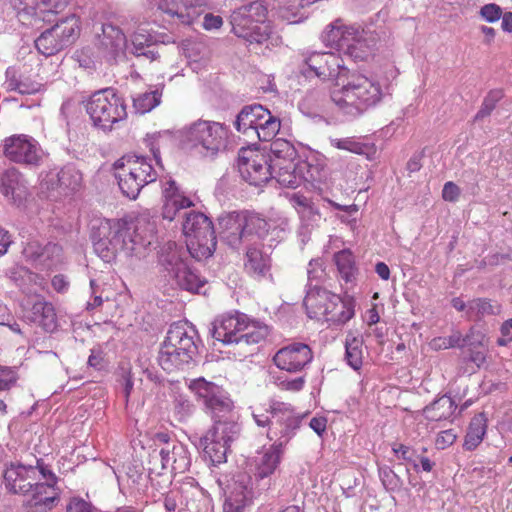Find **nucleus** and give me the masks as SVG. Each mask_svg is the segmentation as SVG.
Masks as SVG:
<instances>
[{
	"instance_id": "obj_42",
	"label": "nucleus",
	"mask_w": 512,
	"mask_h": 512,
	"mask_svg": "<svg viewBox=\"0 0 512 512\" xmlns=\"http://www.w3.org/2000/svg\"><path fill=\"white\" fill-rule=\"evenodd\" d=\"M269 334L268 326L258 321L250 320L246 315L245 327H242L241 334L239 335V343L258 344L263 341Z\"/></svg>"
},
{
	"instance_id": "obj_55",
	"label": "nucleus",
	"mask_w": 512,
	"mask_h": 512,
	"mask_svg": "<svg viewBox=\"0 0 512 512\" xmlns=\"http://www.w3.org/2000/svg\"><path fill=\"white\" fill-rule=\"evenodd\" d=\"M307 275L309 281H319L325 275V269L323 267V261L321 259H313L309 262L307 268Z\"/></svg>"
},
{
	"instance_id": "obj_32",
	"label": "nucleus",
	"mask_w": 512,
	"mask_h": 512,
	"mask_svg": "<svg viewBox=\"0 0 512 512\" xmlns=\"http://www.w3.org/2000/svg\"><path fill=\"white\" fill-rule=\"evenodd\" d=\"M3 194L14 202L21 201L27 194V187L21 174L15 168L7 169L1 177Z\"/></svg>"
},
{
	"instance_id": "obj_19",
	"label": "nucleus",
	"mask_w": 512,
	"mask_h": 512,
	"mask_svg": "<svg viewBox=\"0 0 512 512\" xmlns=\"http://www.w3.org/2000/svg\"><path fill=\"white\" fill-rule=\"evenodd\" d=\"M18 21L28 27H38L42 22H50L51 16L63 11L69 0H13Z\"/></svg>"
},
{
	"instance_id": "obj_25",
	"label": "nucleus",
	"mask_w": 512,
	"mask_h": 512,
	"mask_svg": "<svg viewBox=\"0 0 512 512\" xmlns=\"http://www.w3.org/2000/svg\"><path fill=\"white\" fill-rule=\"evenodd\" d=\"M246 314L235 313L222 315L212 324V336L224 344L239 343L242 327H245Z\"/></svg>"
},
{
	"instance_id": "obj_15",
	"label": "nucleus",
	"mask_w": 512,
	"mask_h": 512,
	"mask_svg": "<svg viewBox=\"0 0 512 512\" xmlns=\"http://www.w3.org/2000/svg\"><path fill=\"white\" fill-rule=\"evenodd\" d=\"M183 233L189 254L196 260L212 256L216 248V236L211 220L201 212L191 211L183 222Z\"/></svg>"
},
{
	"instance_id": "obj_22",
	"label": "nucleus",
	"mask_w": 512,
	"mask_h": 512,
	"mask_svg": "<svg viewBox=\"0 0 512 512\" xmlns=\"http://www.w3.org/2000/svg\"><path fill=\"white\" fill-rule=\"evenodd\" d=\"M160 184L163 219L173 221L181 210L195 206L194 201L181 190L172 177L161 178Z\"/></svg>"
},
{
	"instance_id": "obj_28",
	"label": "nucleus",
	"mask_w": 512,
	"mask_h": 512,
	"mask_svg": "<svg viewBox=\"0 0 512 512\" xmlns=\"http://www.w3.org/2000/svg\"><path fill=\"white\" fill-rule=\"evenodd\" d=\"M265 238H253L242 247L246 248L244 267L254 277H264L271 267V259L267 253L260 249V240Z\"/></svg>"
},
{
	"instance_id": "obj_49",
	"label": "nucleus",
	"mask_w": 512,
	"mask_h": 512,
	"mask_svg": "<svg viewBox=\"0 0 512 512\" xmlns=\"http://www.w3.org/2000/svg\"><path fill=\"white\" fill-rule=\"evenodd\" d=\"M157 164H160V148L172 141V135L168 130L147 134L144 139Z\"/></svg>"
},
{
	"instance_id": "obj_24",
	"label": "nucleus",
	"mask_w": 512,
	"mask_h": 512,
	"mask_svg": "<svg viewBox=\"0 0 512 512\" xmlns=\"http://www.w3.org/2000/svg\"><path fill=\"white\" fill-rule=\"evenodd\" d=\"M205 7V0H161L159 3V9L184 25L198 20Z\"/></svg>"
},
{
	"instance_id": "obj_59",
	"label": "nucleus",
	"mask_w": 512,
	"mask_h": 512,
	"mask_svg": "<svg viewBox=\"0 0 512 512\" xmlns=\"http://www.w3.org/2000/svg\"><path fill=\"white\" fill-rule=\"evenodd\" d=\"M121 370L122 373L119 379V383L122 385L125 400L126 402H128L131 392L133 390L134 381L130 369L126 370L122 368Z\"/></svg>"
},
{
	"instance_id": "obj_57",
	"label": "nucleus",
	"mask_w": 512,
	"mask_h": 512,
	"mask_svg": "<svg viewBox=\"0 0 512 512\" xmlns=\"http://www.w3.org/2000/svg\"><path fill=\"white\" fill-rule=\"evenodd\" d=\"M380 477L382 479L384 486L387 489L394 490L400 486L399 477L394 473V471H392L389 468L381 469Z\"/></svg>"
},
{
	"instance_id": "obj_1",
	"label": "nucleus",
	"mask_w": 512,
	"mask_h": 512,
	"mask_svg": "<svg viewBox=\"0 0 512 512\" xmlns=\"http://www.w3.org/2000/svg\"><path fill=\"white\" fill-rule=\"evenodd\" d=\"M307 69L324 81L335 84L331 100L337 110L349 118H357L378 105L384 96L378 81L363 74L350 75L344 60L334 52H311L304 59Z\"/></svg>"
},
{
	"instance_id": "obj_54",
	"label": "nucleus",
	"mask_w": 512,
	"mask_h": 512,
	"mask_svg": "<svg viewBox=\"0 0 512 512\" xmlns=\"http://www.w3.org/2000/svg\"><path fill=\"white\" fill-rule=\"evenodd\" d=\"M42 249L43 246L38 241H31L24 247L23 254L28 260L41 266L43 257L41 255Z\"/></svg>"
},
{
	"instance_id": "obj_5",
	"label": "nucleus",
	"mask_w": 512,
	"mask_h": 512,
	"mask_svg": "<svg viewBox=\"0 0 512 512\" xmlns=\"http://www.w3.org/2000/svg\"><path fill=\"white\" fill-rule=\"evenodd\" d=\"M321 40L327 47L342 50L355 62L368 61L374 55L377 44L374 32L361 29L355 24H347L341 18L325 27Z\"/></svg>"
},
{
	"instance_id": "obj_12",
	"label": "nucleus",
	"mask_w": 512,
	"mask_h": 512,
	"mask_svg": "<svg viewBox=\"0 0 512 512\" xmlns=\"http://www.w3.org/2000/svg\"><path fill=\"white\" fill-rule=\"evenodd\" d=\"M149 454L151 470L170 469L175 473H184L191 465L187 447L174 439L168 432H155L150 437Z\"/></svg>"
},
{
	"instance_id": "obj_50",
	"label": "nucleus",
	"mask_w": 512,
	"mask_h": 512,
	"mask_svg": "<svg viewBox=\"0 0 512 512\" xmlns=\"http://www.w3.org/2000/svg\"><path fill=\"white\" fill-rule=\"evenodd\" d=\"M42 263L44 268H50L61 261L62 247L55 243H48L42 249Z\"/></svg>"
},
{
	"instance_id": "obj_6",
	"label": "nucleus",
	"mask_w": 512,
	"mask_h": 512,
	"mask_svg": "<svg viewBox=\"0 0 512 512\" xmlns=\"http://www.w3.org/2000/svg\"><path fill=\"white\" fill-rule=\"evenodd\" d=\"M230 18L232 32L250 45L264 46L268 50L281 45V37L266 21L267 9L261 2L236 9Z\"/></svg>"
},
{
	"instance_id": "obj_9",
	"label": "nucleus",
	"mask_w": 512,
	"mask_h": 512,
	"mask_svg": "<svg viewBox=\"0 0 512 512\" xmlns=\"http://www.w3.org/2000/svg\"><path fill=\"white\" fill-rule=\"evenodd\" d=\"M195 331L187 323H173L161 345L158 363L163 370L171 373L190 364L196 355Z\"/></svg>"
},
{
	"instance_id": "obj_43",
	"label": "nucleus",
	"mask_w": 512,
	"mask_h": 512,
	"mask_svg": "<svg viewBox=\"0 0 512 512\" xmlns=\"http://www.w3.org/2000/svg\"><path fill=\"white\" fill-rule=\"evenodd\" d=\"M331 145L340 150H346L351 153L365 155L368 159H373L376 154L375 146L362 143L354 137L335 138L330 140Z\"/></svg>"
},
{
	"instance_id": "obj_48",
	"label": "nucleus",
	"mask_w": 512,
	"mask_h": 512,
	"mask_svg": "<svg viewBox=\"0 0 512 512\" xmlns=\"http://www.w3.org/2000/svg\"><path fill=\"white\" fill-rule=\"evenodd\" d=\"M500 312L499 305H493L486 299H474L468 303L467 315L470 318L480 319L487 315H495Z\"/></svg>"
},
{
	"instance_id": "obj_37",
	"label": "nucleus",
	"mask_w": 512,
	"mask_h": 512,
	"mask_svg": "<svg viewBox=\"0 0 512 512\" xmlns=\"http://www.w3.org/2000/svg\"><path fill=\"white\" fill-rule=\"evenodd\" d=\"M53 32H56L58 38L66 48L76 41L80 33L79 19L75 15H71L61 19L53 27Z\"/></svg>"
},
{
	"instance_id": "obj_20",
	"label": "nucleus",
	"mask_w": 512,
	"mask_h": 512,
	"mask_svg": "<svg viewBox=\"0 0 512 512\" xmlns=\"http://www.w3.org/2000/svg\"><path fill=\"white\" fill-rule=\"evenodd\" d=\"M273 163L259 149L242 148L238 155V170L249 184L260 186L273 176Z\"/></svg>"
},
{
	"instance_id": "obj_39",
	"label": "nucleus",
	"mask_w": 512,
	"mask_h": 512,
	"mask_svg": "<svg viewBox=\"0 0 512 512\" xmlns=\"http://www.w3.org/2000/svg\"><path fill=\"white\" fill-rule=\"evenodd\" d=\"M456 404L449 396H442L424 409L427 419L441 421L451 417L456 409Z\"/></svg>"
},
{
	"instance_id": "obj_3",
	"label": "nucleus",
	"mask_w": 512,
	"mask_h": 512,
	"mask_svg": "<svg viewBox=\"0 0 512 512\" xmlns=\"http://www.w3.org/2000/svg\"><path fill=\"white\" fill-rule=\"evenodd\" d=\"M91 238L96 254L104 262L114 261L119 254L141 259L151 249L154 227L141 219L135 223L103 219L92 226Z\"/></svg>"
},
{
	"instance_id": "obj_26",
	"label": "nucleus",
	"mask_w": 512,
	"mask_h": 512,
	"mask_svg": "<svg viewBox=\"0 0 512 512\" xmlns=\"http://www.w3.org/2000/svg\"><path fill=\"white\" fill-rule=\"evenodd\" d=\"M332 297H337V294L332 293L326 289L318 288L316 285L310 289L305 298L304 306L307 311V315L310 318L318 321H326L328 313L336 305V301Z\"/></svg>"
},
{
	"instance_id": "obj_18",
	"label": "nucleus",
	"mask_w": 512,
	"mask_h": 512,
	"mask_svg": "<svg viewBox=\"0 0 512 512\" xmlns=\"http://www.w3.org/2000/svg\"><path fill=\"white\" fill-rule=\"evenodd\" d=\"M189 389L211 417L222 416L223 413H230L234 409L229 394L221 386L204 378L191 380Z\"/></svg>"
},
{
	"instance_id": "obj_51",
	"label": "nucleus",
	"mask_w": 512,
	"mask_h": 512,
	"mask_svg": "<svg viewBox=\"0 0 512 512\" xmlns=\"http://www.w3.org/2000/svg\"><path fill=\"white\" fill-rule=\"evenodd\" d=\"M194 404L186 397L178 396L174 402V412L179 421L187 420L194 412Z\"/></svg>"
},
{
	"instance_id": "obj_60",
	"label": "nucleus",
	"mask_w": 512,
	"mask_h": 512,
	"mask_svg": "<svg viewBox=\"0 0 512 512\" xmlns=\"http://www.w3.org/2000/svg\"><path fill=\"white\" fill-rule=\"evenodd\" d=\"M66 512H95L92 505L82 498L74 497L67 505Z\"/></svg>"
},
{
	"instance_id": "obj_38",
	"label": "nucleus",
	"mask_w": 512,
	"mask_h": 512,
	"mask_svg": "<svg viewBox=\"0 0 512 512\" xmlns=\"http://www.w3.org/2000/svg\"><path fill=\"white\" fill-rule=\"evenodd\" d=\"M184 55L188 59L193 70L199 69L209 60L210 51L205 42L200 40H190L184 44Z\"/></svg>"
},
{
	"instance_id": "obj_23",
	"label": "nucleus",
	"mask_w": 512,
	"mask_h": 512,
	"mask_svg": "<svg viewBox=\"0 0 512 512\" xmlns=\"http://www.w3.org/2000/svg\"><path fill=\"white\" fill-rule=\"evenodd\" d=\"M313 360L311 348L301 342H295L279 349L274 357V364L283 371L297 373Z\"/></svg>"
},
{
	"instance_id": "obj_56",
	"label": "nucleus",
	"mask_w": 512,
	"mask_h": 512,
	"mask_svg": "<svg viewBox=\"0 0 512 512\" xmlns=\"http://www.w3.org/2000/svg\"><path fill=\"white\" fill-rule=\"evenodd\" d=\"M457 435L452 429L441 431L435 440L438 449H445L456 441Z\"/></svg>"
},
{
	"instance_id": "obj_46",
	"label": "nucleus",
	"mask_w": 512,
	"mask_h": 512,
	"mask_svg": "<svg viewBox=\"0 0 512 512\" xmlns=\"http://www.w3.org/2000/svg\"><path fill=\"white\" fill-rule=\"evenodd\" d=\"M35 46L45 56L54 55L65 48L52 27L35 40Z\"/></svg>"
},
{
	"instance_id": "obj_4",
	"label": "nucleus",
	"mask_w": 512,
	"mask_h": 512,
	"mask_svg": "<svg viewBox=\"0 0 512 512\" xmlns=\"http://www.w3.org/2000/svg\"><path fill=\"white\" fill-rule=\"evenodd\" d=\"M7 491L24 497L26 507L52 510L60 501L61 489L54 472L40 459L36 464L11 462L3 473Z\"/></svg>"
},
{
	"instance_id": "obj_47",
	"label": "nucleus",
	"mask_w": 512,
	"mask_h": 512,
	"mask_svg": "<svg viewBox=\"0 0 512 512\" xmlns=\"http://www.w3.org/2000/svg\"><path fill=\"white\" fill-rule=\"evenodd\" d=\"M161 102V93L158 90L138 94L133 99V106L137 113L145 114L150 112Z\"/></svg>"
},
{
	"instance_id": "obj_45",
	"label": "nucleus",
	"mask_w": 512,
	"mask_h": 512,
	"mask_svg": "<svg viewBox=\"0 0 512 512\" xmlns=\"http://www.w3.org/2000/svg\"><path fill=\"white\" fill-rule=\"evenodd\" d=\"M271 155L268 156L270 163H287L295 160L297 152L294 146L287 140L276 139L270 145Z\"/></svg>"
},
{
	"instance_id": "obj_52",
	"label": "nucleus",
	"mask_w": 512,
	"mask_h": 512,
	"mask_svg": "<svg viewBox=\"0 0 512 512\" xmlns=\"http://www.w3.org/2000/svg\"><path fill=\"white\" fill-rule=\"evenodd\" d=\"M305 377L300 376L293 379H288L284 376H275L274 383L281 389L291 392H298L303 389L305 385Z\"/></svg>"
},
{
	"instance_id": "obj_27",
	"label": "nucleus",
	"mask_w": 512,
	"mask_h": 512,
	"mask_svg": "<svg viewBox=\"0 0 512 512\" xmlns=\"http://www.w3.org/2000/svg\"><path fill=\"white\" fill-rule=\"evenodd\" d=\"M24 316L31 322L41 326L47 332H53L57 328V317L53 305L42 298H37L33 303L27 301L24 304Z\"/></svg>"
},
{
	"instance_id": "obj_16",
	"label": "nucleus",
	"mask_w": 512,
	"mask_h": 512,
	"mask_svg": "<svg viewBox=\"0 0 512 512\" xmlns=\"http://www.w3.org/2000/svg\"><path fill=\"white\" fill-rule=\"evenodd\" d=\"M228 129L223 124L208 120H198L183 129V137L206 154H216L224 145Z\"/></svg>"
},
{
	"instance_id": "obj_17",
	"label": "nucleus",
	"mask_w": 512,
	"mask_h": 512,
	"mask_svg": "<svg viewBox=\"0 0 512 512\" xmlns=\"http://www.w3.org/2000/svg\"><path fill=\"white\" fill-rule=\"evenodd\" d=\"M267 486L268 482H264L257 483L256 487H254L252 477L247 472L234 474L226 482L223 512H243L251 504L256 490H265Z\"/></svg>"
},
{
	"instance_id": "obj_36",
	"label": "nucleus",
	"mask_w": 512,
	"mask_h": 512,
	"mask_svg": "<svg viewBox=\"0 0 512 512\" xmlns=\"http://www.w3.org/2000/svg\"><path fill=\"white\" fill-rule=\"evenodd\" d=\"M345 359L354 370H359L363 364V338L349 331L345 338Z\"/></svg>"
},
{
	"instance_id": "obj_33",
	"label": "nucleus",
	"mask_w": 512,
	"mask_h": 512,
	"mask_svg": "<svg viewBox=\"0 0 512 512\" xmlns=\"http://www.w3.org/2000/svg\"><path fill=\"white\" fill-rule=\"evenodd\" d=\"M336 301L334 308L328 313L325 322L330 325H343L355 315V300L349 295L332 297Z\"/></svg>"
},
{
	"instance_id": "obj_41",
	"label": "nucleus",
	"mask_w": 512,
	"mask_h": 512,
	"mask_svg": "<svg viewBox=\"0 0 512 512\" xmlns=\"http://www.w3.org/2000/svg\"><path fill=\"white\" fill-rule=\"evenodd\" d=\"M290 203L296 209L304 226L308 227L320 219V214L307 197L293 194L290 197Z\"/></svg>"
},
{
	"instance_id": "obj_63",
	"label": "nucleus",
	"mask_w": 512,
	"mask_h": 512,
	"mask_svg": "<svg viewBox=\"0 0 512 512\" xmlns=\"http://www.w3.org/2000/svg\"><path fill=\"white\" fill-rule=\"evenodd\" d=\"M500 333L501 337L497 340L499 346H507L512 342V318L502 323Z\"/></svg>"
},
{
	"instance_id": "obj_35",
	"label": "nucleus",
	"mask_w": 512,
	"mask_h": 512,
	"mask_svg": "<svg viewBox=\"0 0 512 512\" xmlns=\"http://www.w3.org/2000/svg\"><path fill=\"white\" fill-rule=\"evenodd\" d=\"M272 163V177L275 178L281 186L296 188L302 183L303 177L300 173L297 172L296 164L294 161L287 163Z\"/></svg>"
},
{
	"instance_id": "obj_58",
	"label": "nucleus",
	"mask_w": 512,
	"mask_h": 512,
	"mask_svg": "<svg viewBox=\"0 0 512 512\" xmlns=\"http://www.w3.org/2000/svg\"><path fill=\"white\" fill-rule=\"evenodd\" d=\"M74 59L78 62L80 67H83L85 69H90L94 66L92 52L89 48L77 50L74 53Z\"/></svg>"
},
{
	"instance_id": "obj_14",
	"label": "nucleus",
	"mask_w": 512,
	"mask_h": 512,
	"mask_svg": "<svg viewBox=\"0 0 512 512\" xmlns=\"http://www.w3.org/2000/svg\"><path fill=\"white\" fill-rule=\"evenodd\" d=\"M86 111L93 125L103 131H110L114 124L127 117L124 99L112 88L93 93L87 101Z\"/></svg>"
},
{
	"instance_id": "obj_61",
	"label": "nucleus",
	"mask_w": 512,
	"mask_h": 512,
	"mask_svg": "<svg viewBox=\"0 0 512 512\" xmlns=\"http://www.w3.org/2000/svg\"><path fill=\"white\" fill-rule=\"evenodd\" d=\"M461 194V189L452 181L444 184L442 189V198L448 202L458 201Z\"/></svg>"
},
{
	"instance_id": "obj_64",
	"label": "nucleus",
	"mask_w": 512,
	"mask_h": 512,
	"mask_svg": "<svg viewBox=\"0 0 512 512\" xmlns=\"http://www.w3.org/2000/svg\"><path fill=\"white\" fill-rule=\"evenodd\" d=\"M392 451L399 459H403L407 462H411L413 460V451L410 449V447L406 445L394 444L392 447Z\"/></svg>"
},
{
	"instance_id": "obj_8",
	"label": "nucleus",
	"mask_w": 512,
	"mask_h": 512,
	"mask_svg": "<svg viewBox=\"0 0 512 512\" xmlns=\"http://www.w3.org/2000/svg\"><path fill=\"white\" fill-rule=\"evenodd\" d=\"M154 42V36L146 28L139 27L131 37V45L128 46L124 33L118 27L103 24L100 49L107 60H116L126 49H130L135 56L153 61L159 56Z\"/></svg>"
},
{
	"instance_id": "obj_29",
	"label": "nucleus",
	"mask_w": 512,
	"mask_h": 512,
	"mask_svg": "<svg viewBox=\"0 0 512 512\" xmlns=\"http://www.w3.org/2000/svg\"><path fill=\"white\" fill-rule=\"evenodd\" d=\"M82 182V174L73 165H66L58 172H50L46 183L48 188L58 191L60 195L77 190Z\"/></svg>"
},
{
	"instance_id": "obj_11",
	"label": "nucleus",
	"mask_w": 512,
	"mask_h": 512,
	"mask_svg": "<svg viewBox=\"0 0 512 512\" xmlns=\"http://www.w3.org/2000/svg\"><path fill=\"white\" fill-rule=\"evenodd\" d=\"M114 168L119 188L126 197L133 200L144 186L157 178L152 160L145 156H124L115 162Z\"/></svg>"
},
{
	"instance_id": "obj_2",
	"label": "nucleus",
	"mask_w": 512,
	"mask_h": 512,
	"mask_svg": "<svg viewBox=\"0 0 512 512\" xmlns=\"http://www.w3.org/2000/svg\"><path fill=\"white\" fill-rule=\"evenodd\" d=\"M252 417L256 425L267 429V437L273 444L255 458V479L265 481L274 473L281 461L285 446L296 435L302 418L289 403L271 399L267 408H254Z\"/></svg>"
},
{
	"instance_id": "obj_44",
	"label": "nucleus",
	"mask_w": 512,
	"mask_h": 512,
	"mask_svg": "<svg viewBox=\"0 0 512 512\" xmlns=\"http://www.w3.org/2000/svg\"><path fill=\"white\" fill-rule=\"evenodd\" d=\"M334 261L341 278L346 283H351L356 279L358 269L352 252L348 249L341 250L334 255Z\"/></svg>"
},
{
	"instance_id": "obj_30",
	"label": "nucleus",
	"mask_w": 512,
	"mask_h": 512,
	"mask_svg": "<svg viewBox=\"0 0 512 512\" xmlns=\"http://www.w3.org/2000/svg\"><path fill=\"white\" fill-rule=\"evenodd\" d=\"M9 277L27 295H36L46 287L45 277L23 266L11 269Z\"/></svg>"
},
{
	"instance_id": "obj_21",
	"label": "nucleus",
	"mask_w": 512,
	"mask_h": 512,
	"mask_svg": "<svg viewBox=\"0 0 512 512\" xmlns=\"http://www.w3.org/2000/svg\"><path fill=\"white\" fill-rule=\"evenodd\" d=\"M3 153L10 161L26 165H38L42 157L37 141L24 134L7 137L3 143Z\"/></svg>"
},
{
	"instance_id": "obj_13",
	"label": "nucleus",
	"mask_w": 512,
	"mask_h": 512,
	"mask_svg": "<svg viewBox=\"0 0 512 512\" xmlns=\"http://www.w3.org/2000/svg\"><path fill=\"white\" fill-rule=\"evenodd\" d=\"M184 254L182 247L168 242L161 248L159 263L173 284L183 290L200 293L206 281L187 265L183 259Z\"/></svg>"
},
{
	"instance_id": "obj_10",
	"label": "nucleus",
	"mask_w": 512,
	"mask_h": 512,
	"mask_svg": "<svg viewBox=\"0 0 512 512\" xmlns=\"http://www.w3.org/2000/svg\"><path fill=\"white\" fill-rule=\"evenodd\" d=\"M223 414L212 417L213 426L199 439V447L203 449L205 457L213 465L226 462L230 443L238 437L240 432L234 409L230 413Z\"/></svg>"
},
{
	"instance_id": "obj_62",
	"label": "nucleus",
	"mask_w": 512,
	"mask_h": 512,
	"mask_svg": "<svg viewBox=\"0 0 512 512\" xmlns=\"http://www.w3.org/2000/svg\"><path fill=\"white\" fill-rule=\"evenodd\" d=\"M485 335L475 328H471L469 333L464 337L463 344L469 347H479L484 343Z\"/></svg>"
},
{
	"instance_id": "obj_40",
	"label": "nucleus",
	"mask_w": 512,
	"mask_h": 512,
	"mask_svg": "<svg viewBox=\"0 0 512 512\" xmlns=\"http://www.w3.org/2000/svg\"><path fill=\"white\" fill-rule=\"evenodd\" d=\"M260 118L261 120H258V124L255 129L254 139H258L260 141L273 140L280 130V119L272 115L268 109H266V115H261Z\"/></svg>"
},
{
	"instance_id": "obj_53",
	"label": "nucleus",
	"mask_w": 512,
	"mask_h": 512,
	"mask_svg": "<svg viewBox=\"0 0 512 512\" xmlns=\"http://www.w3.org/2000/svg\"><path fill=\"white\" fill-rule=\"evenodd\" d=\"M479 15L484 21L494 23L501 18L502 9L495 3L485 4L480 8Z\"/></svg>"
},
{
	"instance_id": "obj_7",
	"label": "nucleus",
	"mask_w": 512,
	"mask_h": 512,
	"mask_svg": "<svg viewBox=\"0 0 512 512\" xmlns=\"http://www.w3.org/2000/svg\"><path fill=\"white\" fill-rule=\"evenodd\" d=\"M220 235L232 248L239 249L253 238H266L273 235L270 241L282 238L284 228H272V224L258 215L245 212H231L219 218Z\"/></svg>"
},
{
	"instance_id": "obj_34",
	"label": "nucleus",
	"mask_w": 512,
	"mask_h": 512,
	"mask_svg": "<svg viewBox=\"0 0 512 512\" xmlns=\"http://www.w3.org/2000/svg\"><path fill=\"white\" fill-rule=\"evenodd\" d=\"M487 422L488 419L484 413L476 414L471 419L463 443L465 450L473 451L481 444L487 432Z\"/></svg>"
},
{
	"instance_id": "obj_31",
	"label": "nucleus",
	"mask_w": 512,
	"mask_h": 512,
	"mask_svg": "<svg viewBox=\"0 0 512 512\" xmlns=\"http://www.w3.org/2000/svg\"><path fill=\"white\" fill-rule=\"evenodd\" d=\"M266 115V108L260 104H253L245 106L237 115L235 127L238 132L245 135L247 138L254 140L255 129L260 116Z\"/></svg>"
}]
</instances>
